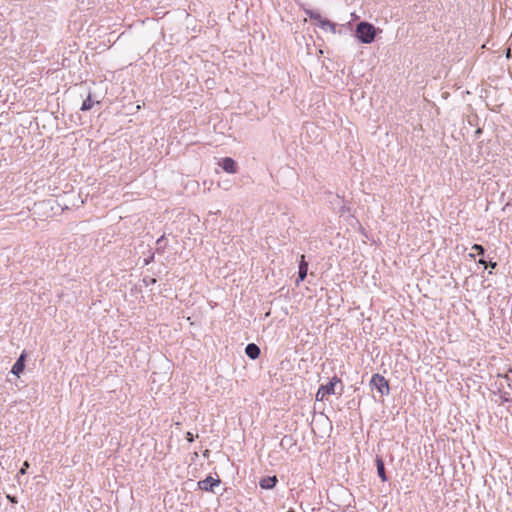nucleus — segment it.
Returning <instances> with one entry per match:
<instances>
[{
  "label": "nucleus",
  "mask_w": 512,
  "mask_h": 512,
  "mask_svg": "<svg viewBox=\"0 0 512 512\" xmlns=\"http://www.w3.org/2000/svg\"><path fill=\"white\" fill-rule=\"evenodd\" d=\"M376 36L375 27L368 22H360L356 27V37L364 44H370Z\"/></svg>",
  "instance_id": "f257e3e1"
},
{
  "label": "nucleus",
  "mask_w": 512,
  "mask_h": 512,
  "mask_svg": "<svg viewBox=\"0 0 512 512\" xmlns=\"http://www.w3.org/2000/svg\"><path fill=\"white\" fill-rule=\"evenodd\" d=\"M377 472L382 481H387L385 467L381 458L376 459Z\"/></svg>",
  "instance_id": "9b49d317"
},
{
  "label": "nucleus",
  "mask_w": 512,
  "mask_h": 512,
  "mask_svg": "<svg viewBox=\"0 0 512 512\" xmlns=\"http://www.w3.org/2000/svg\"><path fill=\"white\" fill-rule=\"evenodd\" d=\"M155 282H156V279H155V278H151V279L149 280V283H151V284H154Z\"/></svg>",
  "instance_id": "4be33fe9"
},
{
  "label": "nucleus",
  "mask_w": 512,
  "mask_h": 512,
  "mask_svg": "<svg viewBox=\"0 0 512 512\" xmlns=\"http://www.w3.org/2000/svg\"><path fill=\"white\" fill-rule=\"evenodd\" d=\"M506 57L509 59L511 58V49L508 48L507 51H506Z\"/></svg>",
  "instance_id": "412c9836"
},
{
  "label": "nucleus",
  "mask_w": 512,
  "mask_h": 512,
  "mask_svg": "<svg viewBox=\"0 0 512 512\" xmlns=\"http://www.w3.org/2000/svg\"><path fill=\"white\" fill-rule=\"evenodd\" d=\"M479 263H480V264H483V265H486V262H485L483 259H480V260H479Z\"/></svg>",
  "instance_id": "5701e85b"
},
{
  "label": "nucleus",
  "mask_w": 512,
  "mask_h": 512,
  "mask_svg": "<svg viewBox=\"0 0 512 512\" xmlns=\"http://www.w3.org/2000/svg\"><path fill=\"white\" fill-rule=\"evenodd\" d=\"M154 259V254H152L150 257H147V259H145V265H148L149 263H151Z\"/></svg>",
  "instance_id": "6ab92c4d"
},
{
  "label": "nucleus",
  "mask_w": 512,
  "mask_h": 512,
  "mask_svg": "<svg viewBox=\"0 0 512 512\" xmlns=\"http://www.w3.org/2000/svg\"><path fill=\"white\" fill-rule=\"evenodd\" d=\"M276 476L264 477L260 480L259 485L263 489H272L277 483Z\"/></svg>",
  "instance_id": "1a4fd4ad"
},
{
  "label": "nucleus",
  "mask_w": 512,
  "mask_h": 512,
  "mask_svg": "<svg viewBox=\"0 0 512 512\" xmlns=\"http://www.w3.org/2000/svg\"><path fill=\"white\" fill-rule=\"evenodd\" d=\"M340 382V379L333 377L331 381L326 385H321L316 393V400L323 401L328 395L335 393V385Z\"/></svg>",
  "instance_id": "7ed1b4c3"
},
{
  "label": "nucleus",
  "mask_w": 512,
  "mask_h": 512,
  "mask_svg": "<svg viewBox=\"0 0 512 512\" xmlns=\"http://www.w3.org/2000/svg\"><path fill=\"white\" fill-rule=\"evenodd\" d=\"M25 358H26V355L24 353H22L20 355V357L17 359V361L15 362V364L13 365L11 372L14 375L19 376L23 372V370L25 368Z\"/></svg>",
  "instance_id": "423d86ee"
},
{
  "label": "nucleus",
  "mask_w": 512,
  "mask_h": 512,
  "mask_svg": "<svg viewBox=\"0 0 512 512\" xmlns=\"http://www.w3.org/2000/svg\"><path fill=\"white\" fill-rule=\"evenodd\" d=\"M40 207H41L43 210H46L47 208L52 209V206L50 205V203H49V202H43V203H41Z\"/></svg>",
  "instance_id": "f3484780"
},
{
  "label": "nucleus",
  "mask_w": 512,
  "mask_h": 512,
  "mask_svg": "<svg viewBox=\"0 0 512 512\" xmlns=\"http://www.w3.org/2000/svg\"><path fill=\"white\" fill-rule=\"evenodd\" d=\"M220 165L222 169L227 173H237V163L230 157L223 158L220 162Z\"/></svg>",
  "instance_id": "39448f33"
},
{
  "label": "nucleus",
  "mask_w": 512,
  "mask_h": 512,
  "mask_svg": "<svg viewBox=\"0 0 512 512\" xmlns=\"http://www.w3.org/2000/svg\"><path fill=\"white\" fill-rule=\"evenodd\" d=\"M245 353L246 355L251 358V359H257L260 355V348L254 344V343H250L246 346L245 348Z\"/></svg>",
  "instance_id": "6e6552de"
},
{
  "label": "nucleus",
  "mask_w": 512,
  "mask_h": 512,
  "mask_svg": "<svg viewBox=\"0 0 512 512\" xmlns=\"http://www.w3.org/2000/svg\"><path fill=\"white\" fill-rule=\"evenodd\" d=\"M27 468H29V463H28V461H25L23 463V467L20 469L19 473L21 475H24L26 473Z\"/></svg>",
  "instance_id": "dca6fc26"
},
{
  "label": "nucleus",
  "mask_w": 512,
  "mask_h": 512,
  "mask_svg": "<svg viewBox=\"0 0 512 512\" xmlns=\"http://www.w3.org/2000/svg\"><path fill=\"white\" fill-rule=\"evenodd\" d=\"M370 385L377 389L381 396L388 395L390 387L388 381L380 374H374L371 378Z\"/></svg>",
  "instance_id": "f03ea898"
},
{
  "label": "nucleus",
  "mask_w": 512,
  "mask_h": 512,
  "mask_svg": "<svg viewBox=\"0 0 512 512\" xmlns=\"http://www.w3.org/2000/svg\"><path fill=\"white\" fill-rule=\"evenodd\" d=\"M186 439L188 442H193V440H194L193 434L191 432H187Z\"/></svg>",
  "instance_id": "a211bd4d"
},
{
  "label": "nucleus",
  "mask_w": 512,
  "mask_h": 512,
  "mask_svg": "<svg viewBox=\"0 0 512 512\" xmlns=\"http://www.w3.org/2000/svg\"><path fill=\"white\" fill-rule=\"evenodd\" d=\"M305 14L312 20H316L318 23L323 19L320 13L311 9H304Z\"/></svg>",
  "instance_id": "f8f14e48"
},
{
  "label": "nucleus",
  "mask_w": 512,
  "mask_h": 512,
  "mask_svg": "<svg viewBox=\"0 0 512 512\" xmlns=\"http://www.w3.org/2000/svg\"><path fill=\"white\" fill-rule=\"evenodd\" d=\"M472 249L475 250L478 254H484V248L483 246L479 245V244H474L472 246Z\"/></svg>",
  "instance_id": "2eb2a0df"
},
{
  "label": "nucleus",
  "mask_w": 512,
  "mask_h": 512,
  "mask_svg": "<svg viewBox=\"0 0 512 512\" xmlns=\"http://www.w3.org/2000/svg\"><path fill=\"white\" fill-rule=\"evenodd\" d=\"M220 484L219 479H215L211 476L206 477L204 480L198 482V487L204 491H213L215 486Z\"/></svg>",
  "instance_id": "20e7f679"
},
{
  "label": "nucleus",
  "mask_w": 512,
  "mask_h": 512,
  "mask_svg": "<svg viewBox=\"0 0 512 512\" xmlns=\"http://www.w3.org/2000/svg\"><path fill=\"white\" fill-rule=\"evenodd\" d=\"M92 106H93V101L91 99V94H89L87 96V98L84 100V102L82 103L81 110L88 111L92 108Z\"/></svg>",
  "instance_id": "ddd939ff"
},
{
  "label": "nucleus",
  "mask_w": 512,
  "mask_h": 512,
  "mask_svg": "<svg viewBox=\"0 0 512 512\" xmlns=\"http://www.w3.org/2000/svg\"><path fill=\"white\" fill-rule=\"evenodd\" d=\"M318 24L323 30H329L332 34L336 33V24L330 20L323 18Z\"/></svg>",
  "instance_id": "9d476101"
},
{
  "label": "nucleus",
  "mask_w": 512,
  "mask_h": 512,
  "mask_svg": "<svg viewBox=\"0 0 512 512\" xmlns=\"http://www.w3.org/2000/svg\"><path fill=\"white\" fill-rule=\"evenodd\" d=\"M156 244H157V246H158V247H157V249H156V251H157L158 253H163V252H164V250H165V246H166V244L164 243V236H161V237L157 240Z\"/></svg>",
  "instance_id": "4468645a"
},
{
  "label": "nucleus",
  "mask_w": 512,
  "mask_h": 512,
  "mask_svg": "<svg viewBox=\"0 0 512 512\" xmlns=\"http://www.w3.org/2000/svg\"><path fill=\"white\" fill-rule=\"evenodd\" d=\"M307 271H308V263L305 261L304 255H302L301 256V261H300V264H299L298 279L296 281L297 284L300 281H303L305 279V277L307 276Z\"/></svg>",
  "instance_id": "0eeeda50"
},
{
  "label": "nucleus",
  "mask_w": 512,
  "mask_h": 512,
  "mask_svg": "<svg viewBox=\"0 0 512 512\" xmlns=\"http://www.w3.org/2000/svg\"><path fill=\"white\" fill-rule=\"evenodd\" d=\"M496 263H490V267L495 268Z\"/></svg>",
  "instance_id": "b1692460"
},
{
  "label": "nucleus",
  "mask_w": 512,
  "mask_h": 512,
  "mask_svg": "<svg viewBox=\"0 0 512 512\" xmlns=\"http://www.w3.org/2000/svg\"><path fill=\"white\" fill-rule=\"evenodd\" d=\"M7 499H8L11 503H17V499H16V497H14V496L7 495Z\"/></svg>",
  "instance_id": "aec40b11"
}]
</instances>
